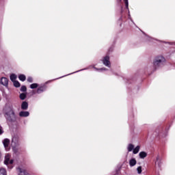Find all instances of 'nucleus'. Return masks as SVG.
I'll return each mask as SVG.
<instances>
[{
	"label": "nucleus",
	"mask_w": 175,
	"mask_h": 175,
	"mask_svg": "<svg viewBox=\"0 0 175 175\" xmlns=\"http://www.w3.org/2000/svg\"><path fill=\"white\" fill-rule=\"evenodd\" d=\"M38 87H39L38 83H32L30 85V88H31V90H35V88H38Z\"/></svg>",
	"instance_id": "aec40b11"
},
{
	"label": "nucleus",
	"mask_w": 175,
	"mask_h": 175,
	"mask_svg": "<svg viewBox=\"0 0 175 175\" xmlns=\"http://www.w3.org/2000/svg\"><path fill=\"white\" fill-rule=\"evenodd\" d=\"M139 151H140V146H136L133 150V154H137V152H139Z\"/></svg>",
	"instance_id": "6ab92c4d"
},
{
	"label": "nucleus",
	"mask_w": 175,
	"mask_h": 175,
	"mask_svg": "<svg viewBox=\"0 0 175 175\" xmlns=\"http://www.w3.org/2000/svg\"><path fill=\"white\" fill-rule=\"evenodd\" d=\"M103 64H104L105 66H108L109 68H110V57H109V55L103 57Z\"/></svg>",
	"instance_id": "39448f33"
},
{
	"label": "nucleus",
	"mask_w": 175,
	"mask_h": 175,
	"mask_svg": "<svg viewBox=\"0 0 175 175\" xmlns=\"http://www.w3.org/2000/svg\"><path fill=\"white\" fill-rule=\"evenodd\" d=\"M13 83H14V87H16V88H18L21 85V84H20V82H18V81H15Z\"/></svg>",
	"instance_id": "412c9836"
},
{
	"label": "nucleus",
	"mask_w": 175,
	"mask_h": 175,
	"mask_svg": "<svg viewBox=\"0 0 175 175\" xmlns=\"http://www.w3.org/2000/svg\"><path fill=\"white\" fill-rule=\"evenodd\" d=\"M1 83L2 85H4L5 87H8V84H9V80L6 77H2L1 79Z\"/></svg>",
	"instance_id": "0eeeda50"
},
{
	"label": "nucleus",
	"mask_w": 175,
	"mask_h": 175,
	"mask_svg": "<svg viewBox=\"0 0 175 175\" xmlns=\"http://www.w3.org/2000/svg\"><path fill=\"white\" fill-rule=\"evenodd\" d=\"M137 161L135 159H131L129 161V165L130 166H135V165H136Z\"/></svg>",
	"instance_id": "ddd939ff"
},
{
	"label": "nucleus",
	"mask_w": 175,
	"mask_h": 175,
	"mask_svg": "<svg viewBox=\"0 0 175 175\" xmlns=\"http://www.w3.org/2000/svg\"><path fill=\"white\" fill-rule=\"evenodd\" d=\"M18 79L21 80V81H25V80H27V77H25L24 75H20L18 76Z\"/></svg>",
	"instance_id": "dca6fc26"
},
{
	"label": "nucleus",
	"mask_w": 175,
	"mask_h": 175,
	"mask_svg": "<svg viewBox=\"0 0 175 175\" xmlns=\"http://www.w3.org/2000/svg\"><path fill=\"white\" fill-rule=\"evenodd\" d=\"M5 117L9 122H16V113L13 110V106H10V110L5 113Z\"/></svg>",
	"instance_id": "f257e3e1"
},
{
	"label": "nucleus",
	"mask_w": 175,
	"mask_h": 175,
	"mask_svg": "<svg viewBox=\"0 0 175 175\" xmlns=\"http://www.w3.org/2000/svg\"><path fill=\"white\" fill-rule=\"evenodd\" d=\"M139 155L141 159H144L147 157V152L142 151L139 152Z\"/></svg>",
	"instance_id": "9b49d317"
},
{
	"label": "nucleus",
	"mask_w": 175,
	"mask_h": 175,
	"mask_svg": "<svg viewBox=\"0 0 175 175\" xmlns=\"http://www.w3.org/2000/svg\"><path fill=\"white\" fill-rule=\"evenodd\" d=\"M12 168H13V166H11V167H10V169H12Z\"/></svg>",
	"instance_id": "c85d7f7f"
},
{
	"label": "nucleus",
	"mask_w": 175,
	"mask_h": 175,
	"mask_svg": "<svg viewBox=\"0 0 175 175\" xmlns=\"http://www.w3.org/2000/svg\"><path fill=\"white\" fill-rule=\"evenodd\" d=\"M47 90V85L44 84L38 88L36 94H42V92H44Z\"/></svg>",
	"instance_id": "7ed1b4c3"
},
{
	"label": "nucleus",
	"mask_w": 175,
	"mask_h": 175,
	"mask_svg": "<svg viewBox=\"0 0 175 175\" xmlns=\"http://www.w3.org/2000/svg\"><path fill=\"white\" fill-rule=\"evenodd\" d=\"M3 128L2 127V126H0V135H3Z\"/></svg>",
	"instance_id": "a878e982"
},
{
	"label": "nucleus",
	"mask_w": 175,
	"mask_h": 175,
	"mask_svg": "<svg viewBox=\"0 0 175 175\" xmlns=\"http://www.w3.org/2000/svg\"><path fill=\"white\" fill-rule=\"evenodd\" d=\"M121 9H122V10H121V13H122V7H121Z\"/></svg>",
	"instance_id": "cd10ccee"
},
{
	"label": "nucleus",
	"mask_w": 175,
	"mask_h": 175,
	"mask_svg": "<svg viewBox=\"0 0 175 175\" xmlns=\"http://www.w3.org/2000/svg\"><path fill=\"white\" fill-rule=\"evenodd\" d=\"M135 148V146L132 144H129L127 148L129 152H131Z\"/></svg>",
	"instance_id": "2eb2a0df"
},
{
	"label": "nucleus",
	"mask_w": 175,
	"mask_h": 175,
	"mask_svg": "<svg viewBox=\"0 0 175 175\" xmlns=\"http://www.w3.org/2000/svg\"><path fill=\"white\" fill-rule=\"evenodd\" d=\"M29 116V111H22L19 113V116L20 117H28Z\"/></svg>",
	"instance_id": "1a4fd4ad"
},
{
	"label": "nucleus",
	"mask_w": 175,
	"mask_h": 175,
	"mask_svg": "<svg viewBox=\"0 0 175 175\" xmlns=\"http://www.w3.org/2000/svg\"><path fill=\"white\" fill-rule=\"evenodd\" d=\"M21 91L22 92H27V86H25V85L21 86Z\"/></svg>",
	"instance_id": "5701e85b"
},
{
	"label": "nucleus",
	"mask_w": 175,
	"mask_h": 175,
	"mask_svg": "<svg viewBox=\"0 0 175 175\" xmlns=\"http://www.w3.org/2000/svg\"><path fill=\"white\" fill-rule=\"evenodd\" d=\"M9 165H13V160H10Z\"/></svg>",
	"instance_id": "bb28decb"
},
{
	"label": "nucleus",
	"mask_w": 175,
	"mask_h": 175,
	"mask_svg": "<svg viewBox=\"0 0 175 175\" xmlns=\"http://www.w3.org/2000/svg\"><path fill=\"white\" fill-rule=\"evenodd\" d=\"M27 81H28V83H32L33 81V79H32V77H29L27 78Z\"/></svg>",
	"instance_id": "393cba45"
},
{
	"label": "nucleus",
	"mask_w": 175,
	"mask_h": 175,
	"mask_svg": "<svg viewBox=\"0 0 175 175\" xmlns=\"http://www.w3.org/2000/svg\"><path fill=\"white\" fill-rule=\"evenodd\" d=\"M0 175H7L6 174V170L4 168L0 169Z\"/></svg>",
	"instance_id": "4be33fe9"
},
{
	"label": "nucleus",
	"mask_w": 175,
	"mask_h": 175,
	"mask_svg": "<svg viewBox=\"0 0 175 175\" xmlns=\"http://www.w3.org/2000/svg\"><path fill=\"white\" fill-rule=\"evenodd\" d=\"M10 161V154H8L5 157V161H4L5 165H9Z\"/></svg>",
	"instance_id": "9d476101"
},
{
	"label": "nucleus",
	"mask_w": 175,
	"mask_h": 175,
	"mask_svg": "<svg viewBox=\"0 0 175 175\" xmlns=\"http://www.w3.org/2000/svg\"><path fill=\"white\" fill-rule=\"evenodd\" d=\"M22 110H27L28 109V103L27 101H23L21 104Z\"/></svg>",
	"instance_id": "6e6552de"
},
{
	"label": "nucleus",
	"mask_w": 175,
	"mask_h": 175,
	"mask_svg": "<svg viewBox=\"0 0 175 175\" xmlns=\"http://www.w3.org/2000/svg\"><path fill=\"white\" fill-rule=\"evenodd\" d=\"M121 1H122V0H117V2L118 3H121ZM123 1L124 3L126 8L129 9V3L128 2V0H123Z\"/></svg>",
	"instance_id": "f8f14e48"
},
{
	"label": "nucleus",
	"mask_w": 175,
	"mask_h": 175,
	"mask_svg": "<svg viewBox=\"0 0 175 175\" xmlns=\"http://www.w3.org/2000/svg\"><path fill=\"white\" fill-rule=\"evenodd\" d=\"M10 79L11 81H12V83H13L14 81H16V79H17V75H16L15 74H12L10 76Z\"/></svg>",
	"instance_id": "4468645a"
},
{
	"label": "nucleus",
	"mask_w": 175,
	"mask_h": 175,
	"mask_svg": "<svg viewBox=\"0 0 175 175\" xmlns=\"http://www.w3.org/2000/svg\"><path fill=\"white\" fill-rule=\"evenodd\" d=\"M18 175H29L27 170L18 167L16 168Z\"/></svg>",
	"instance_id": "20e7f679"
},
{
	"label": "nucleus",
	"mask_w": 175,
	"mask_h": 175,
	"mask_svg": "<svg viewBox=\"0 0 175 175\" xmlns=\"http://www.w3.org/2000/svg\"><path fill=\"white\" fill-rule=\"evenodd\" d=\"M19 98L21 100H24L27 98V93H22L19 95Z\"/></svg>",
	"instance_id": "f3484780"
},
{
	"label": "nucleus",
	"mask_w": 175,
	"mask_h": 175,
	"mask_svg": "<svg viewBox=\"0 0 175 175\" xmlns=\"http://www.w3.org/2000/svg\"><path fill=\"white\" fill-rule=\"evenodd\" d=\"M165 59L163 56H158L155 57L153 62V66L155 69H158V68H161V66H163V64Z\"/></svg>",
	"instance_id": "f03ea898"
},
{
	"label": "nucleus",
	"mask_w": 175,
	"mask_h": 175,
	"mask_svg": "<svg viewBox=\"0 0 175 175\" xmlns=\"http://www.w3.org/2000/svg\"><path fill=\"white\" fill-rule=\"evenodd\" d=\"M0 100H1V98H0Z\"/></svg>",
	"instance_id": "c756f323"
},
{
	"label": "nucleus",
	"mask_w": 175,
	"mask_h": 175,
	"mask_svg": "<svg viewBox=\"0 0 175 175\" xmlns=\"http://www.w3.org/2000/svg\"><path fill=\"white\" fill-rule=\"evenodd\" d=\"M3 146L7 151H9L10 150V148H9V144H10V140L8 138L4 139L3 141Z\"/></svg>",
	"instance_id": "423d86ee"
},
{
	"label": "nucleus",
	"mask_w": 175,
	"mask_h": 175,
	"mask_svg": "<svg viewBox=\"0 0 175 175\" xmlns=\"http://www.w3.org/2000/svg\"><path fill=\"white\" fill-rule=\"evenodd\" d=\"M138 174H142V166H139L137 168Z\"/></svg>",
	"instance_id": "b1692460"
},
{
	"label": "nucleus",
	"mask_w": 175,
	"mask_h": 175,
	"mask_svg": "<svg viewBox=\"0 0 175 175\" xmlns=\"http://www.w3.org/2000/svg\"><path fill=\"white\" fill-rule=\"evenodd\" d=\"M157 163L159 167H161V160H160V157H159V155H158V156L157 157L155 164L157 165Z\"/></svg>",
	"instance_id": "a211bd4d"
}]
</instances>
